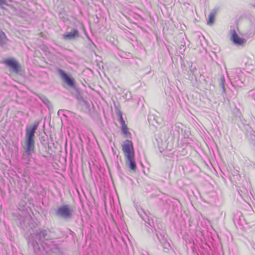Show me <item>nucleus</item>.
Segmentation results:
<instances>
[{
  "instance_id": "obj_1",
  "label": "nucleus",
  "mask_w": 255,
  "mask_h": 255,
  "mask_svg": "<svg viewBox=\"0 0 255 255\" xmlns=\"http://www.w3.org/2000/svg\"><path fill=\"white\" fill-rule=\"evenodd\" d=\"M45 229H39L31 234L28 239L29 246L32 247L35 254L40 255L42 252L49 254L53 250L57 249V245Z\"/></svg>"
},
{
  "instance_id": "obj_2",
  "label": "nucleus",
  "mask_w": 255,
  "mask_h": 255,
  "mask_svg": "<svg viewBox=\"0 0 255 255\" xmlns=\"http://www.w3.org/2000/svg\"><path fill=\"white\" fill-rule=\"evenodd\" d=\"M39 121H35L31 127L26 128L25 148L22 155V160L25 164H29L32 153L35 152V142L34 137L37 129Z\"/></svg>"
},
{
  "instance_id": "obj_3",
  "label": "nucleus",
  "mask_w": 255,
  "mask_h": 255,
  "mask_svg": "<svg viewBox=\"0 0 255 255\" xmlns=\"http://www.w3.org/2000/svg\"><path fill=\"white\" fill-rule=\"evenodd\" d=\"M122 150L126 158V165L130 171L135 172L136 164L134 158V151L131 141L126 140L123 145Z\"/></svg>"
},
{
  "instance_id": "obj_4",
  "label": "nucleus",
  "mask_w": 255,
  "mask_h": 255,
  "mask_svg": "<svg viewBox=\"0 0 255 255\" xmlns=\"http://www.w3.org/2000/svg\"><path fill=\"white\" fill-rule=\"evenodd\" d=\"M55 214L58 217L65 220H69L73 217V210L69 205H64L56 210Z\"/></svg>"
},
{
  "instance_id": "obj_5",
  "label": "nucleus",
  "mask_w": 255,
  "mask_h": 255,
  "mask_svg": "<svg viewBox=\"0 0 255 255\" xmlns=\"http://www.w3.org/2000/svg\"><path fill=\"white\" fill-rule=\"evenodd\" d=\"M57 71L61 79L69 87L72 89H75L76 88L75 79L70 74H68L63 70L60 68H58Z\"/></svg>"
},
{
  "instance_id": "obj_6",
  "label": "nucleus",
  "mask_w": 255,
  "mask_h": 255,
  "mask_svg": "<svg viewBox=\"0 0 255 255\" xmlns=\"http://www.w3.org/2000/svg\"><path fill=\"white\" fill-rule=\"evenodd\" d=\"M230 32L231 34V40L233 43L238 46H244L246 40L239 36L235 29H231Z\"/></svg>"
},
{
  "instance_id": "obj_7",
  "label": "nucleus",
  "mask_w": 255,
  "mask_h": 255,
  "mask_svg": "<svg viewBox=\"0 0 255 255\" xmlns=\"http://www.w3.org/2000/svg\"><path fill=\"white\" fill-rule=\"evenodd\" d=\"M138 212L141 218L145 222V226L150 228L151 230L153 231L152 228L154 227V223L153 219L150 218L148 214L142 209L138 211Z\"/></svg>"
},
{
  "instance_id": "obj_8",
  "label": "nucleus",
  "mask_w": 255,
  "mask_h": 255,
  "mask_svg": "<svg viewBox=\"0 0 255 255\" xmlns=\"http://www.w3.org/2000/svg\"><path fill=\"white\" fill-rule=\"evenodd\" d=\"M4 63L12 69L13 71L17 73L21 68L19 64L15 60L12 58L7 59L4 61Z\"/></svg>"
},
{
  "instance_id": "obj_9",
  "label": "nucleus",
  "mask_w": 255,
  "mask_h": 255,
  "mask_svg": "<svg viewBox=\"0 0 255 255\" xmlns=\"http://www.w3.org/2000/svg\"><path fill=\"white\" fill-rule=\"evenodd\" d=\"M79 36V31L76 29H72L70 32H66L62 36L63 39L66 40H73Z\"/></svg>"
},
{
  "instance_id": "obj_10",
  "label": "nucleus",
  "mask_w": 255,
  "mask_h": 255,
  "mask_svg": "<svg viewBox=\"0 0 255 255\" xmlns=\"http://www.w3.org/2000/svg\"><path fill=\"white\" fill-rule=\"evenodd\" d=\"M186 127L181 123H177L174 125V129L178 133V137L180 138L181 134H183V130Z\"/></svg>"
},
{
  "instance_id": "obj_11",
  "label": "nucleus",
  "mask_w": 255,
  "mask_h": 255,
  "mask_svg": "<svg viewBox=\"0 0 255 255\" xmlns=\"http://www.w3.org/2000/svg\"><path fill=\"white\" fill-rule=\"evenodd\" d=\"M217 13V9H214L212 10L209 15V20L207 22L208 24L211 25L214 22L215 16Z\"/></svg>"
},
{
  "instance_id": "obj_12",
  "label": "nucleus",
  "mask_w": 255,
  "mask_h": 255,
  "mask_svg": "<svg viewBox=\"0 0 255 255\" xmlns=\"http://www.w3.org/2000/svg\"><path fill=\"white\" fill-rule=\"evenodd\" d=\"M191 132L186 127L184 128L183 134H181V135L184 138H189Z\"/></svg>"
},
{
  "instance_id": "obj_13",
  "label": "nucleus",
  "mask_w": 255,
  "mask_h": 255,
  "mask_svg": "<svg viewBox=\"0 0 255 255\" xmlns=\"http://www.w3.org/2000/svg\"><path fill=\"white\" fill-rule=\"evenodd\" d=\"M6 36L3 32L0 31V45H2L5 43Z\"/></svg>"
},
{
  "instance_id": "obj_14",
  "label": "nucleus",
  "mask_w": 255,
  "mask_h": 255,
  "mask_svg": "<svg viewBox=\"0 0 255 255\" xmlns=\"http://www.w3.org/2000/svg\"><path fill=\"white\" fill-rule=\"evenodd\" d=\"M225 80L224 76L221 77L220 81L219 82V85L220 87L222 89L223 92H225Z\"/></svg>"
},
{
  "instance_id": "obj_15",
  "label": "nucleus",
  "mask_w": 255,
  "mask_h": 255,
  "mask_svg": "<svg viewBox=\"0 0 255 255\" xmlns=\"http://www.w3.org/2000/svg\"><path fill=\"white\" fill-rule=\"evenodd\" d=\"M39 98L43 102V103L46 105L47 106H48L50 104L49 101L45 96L43 95H40L39 96Z\"/></svg>"
},
{
  "instance_id": "obj_16",
  "label": "nucleus",
  "mask_w": 255,
  "mask_h": 255,
  "mask_svg": "<svg viewBox=\"0 0 255 255\" xmlns=\"http://www.w3.org/2000/svg\"><path fill=\"white\" fill-rule=\"evenodd\" d=\"M122 130L124 134L127 135L128 133V128L126 124L122 125Z\"/></svg>"
},
{
  "instance_id": "obj_17",
  "label": "nucleus",
  "mask_w": 255,
  "mask_h": 255,
  "mask_svg": "<svg viewBox=\"0 0 255 255\" xmlns=\"http://www.w3.org/2000/svg\"><path fill=\"white\" fill-rule=\"evenodd\" d=\"M118 115L119 117L120 122L121 125H123L124 124H125V121H124L123 116H122V114L121 111L118 112Z\"/></svg>"
},
{
  "instance_id": "obj_18",
  "label": "nucleus",
  "mask_w": 255,
  "mask_h": 255,
  "mask_svg": "<svg viewBox=\"0 0 255 255\" xmlns=\"http://www.w3.org/2000/svg\"><path fill=\"white\" fill-rule=\"evenodd\" d=\"M249 94L250 96L253 97L255 99V90H251L249 92Z\"/></svg>"
},
{
  "instance_id": "obj_19",
  "label": "nucleus",
  "mask_w": 255,
  "mask_h": 255,
  "mask_svg": "<svg viewBox=\"0 0 255 255\" xmlns=\"http://www.w3.org/2000/svg\"><path fill=\"white\" fill-rule=\"evenodd\" d=\"M156 237L159 241V242L161 243V244H164V243H166V241L164 240V239H162V240H161L160 239V238L159 237L158 235L157 234H156Z\"/></svg>"
},
{
  "instance_id": "obj_20",
  "label": "nucleus",
  "mask_w": 255,
  "mask_h": 255,
  "mask_svg": "<svg viewBox=\"0 0 255 255\" xmlns=\"http://www.w3.org/2000/svg\"><path fill=\"white\" fill-rule=\"evenodd\" d=\"M6 4V1L5 0H0V6L5 4Z\"/></svg>"
},
{
  "instance_id": "obj_21",
  "label": "nucleus",
  "mask_w": 255,
  "mask_h": 255,
  "mask_svg": "<svg viewBox=\"0 0 255 255\" xmlns=\"http://www.w3.org/2000/svg\"><path fill=\"white\" fill-rule=\"evenodd\" d=\"M195 68H194L193 69L191 68L190 70V74H194V70H195Z\"/></svg>"
},
{
  "instance_id": "obj_22",
  "label": "nucleus",
  "mask_w": 255,
  "mask_h": 255,
  "mask_svg": "<svg viewBox=\"0 0 255 255\" xmlns=\"http://www.w3.org/2000/svg\"><path fill=\"white\" fill-rule=\"evenodd\" d=\"M251 5L255 7V1H253L251 3Z\"/></svg>"
}]
</instances>
